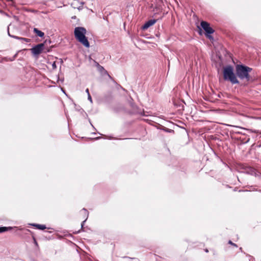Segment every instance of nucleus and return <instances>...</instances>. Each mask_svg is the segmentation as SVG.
<instances>
[{
  "label": "nucleus",
  "instance_id": "1",
  "mask_svg": "<svg viewBox=\"0 0 261 261\" xmlns=\"http://www.w3.org/2000/svg\"><path fill=\"white\" fill-rule=\"evenodd\" d=\"M86 29L84 27H76L74 30L75 39L84 46L88 48L90 47V43L86 37Z\"/></svg>",
  "mask_w": 261,
  "mask_h": 261
},
{
  "label": "nucleus",
  "instance_id": "2",
  "mask_svg": "<svg viewBox=\"0 0 261 261\" xmlns=\"http://www.w3.org/2000/svg\"><path fill=\"white\" fill-rule=\"evenodd\" d=\"M252 70V68L243 65H237L236 67V74L241 80L245 79L247 81L250 80L249 73Z\"/></svg>",
  "mask_w": 261,
  "mask_h": 261
},
{
  "label": "nucleus",
  "instance_id": "3",
  "mask_svg": "<svg viewBox=\"0 0 261 261\" xmlns=\"http://www.w3.org/2000/svg\"><path fill=\"white\" fill-rule=\"evenodd\" d=\"M223 77L224 80L231 82L232 84L239 83L236 75L234 73L233 69L231 66H227L223 69Z\"/></svg>",
  "mask_w": 261,
  "mask_h": 261
},
{
  "label": "nucleus",
  "instance_id": "4",
  "mask_svg": "<svg viewBox=\"0 0 261 261\" xmlns=\"http://www.w3.org/2000/svg\"><path fill=\"white\" fill-rule=\"evenodd\" d=\"M201 26L205 31L207 36L209 38H212V37L208 35L213 34L214 31L211 27H210V24L206 21H202L201 22Z\"/></svg>",
  "mask_w": 261,
  "mask_h": 261
},
{
  "label": "nucleus",
  "instance_id": "5",
  "mask_svg": "<svg viewBox=\"0 0 261 261\" xmlns=\"http://www.w3.org/2000/svg\"><path fill=\"white\" fill-rule=\"evenodd\" d=\"M43 47V43L39 44L31 49L32 53L35 55H38L42 52Z\"/></svg>",
  "mask_w": 261,
  "mask_h": 261
},
{
  "label": "nucleus",
  "instance_id": "6",
  "mask_svg": "<svg viewBox=\"0 0 261 261\" xmlns=\"http://www.w3.org/2000/svg\"><path fill=\"white\" fill-rule=\"evenodd\" d=\"M156 20L155 19H150L147 21L143 26L142 28L144 30H146L148 29L150 26L153 25L155 22Z\"/></svg>",
  "mask_w": 261,
  "mask_h": 261
},
{
  "label": "nucleus",
  "instance_id": "7",
  "mask_svg": "<svg viewBox=\"0 0 261 261\" xmlns=\"http://www.w3.org/2000/svg\"><path fill=\"white\" fill-rule=\"evenodd\" d=\"M8 33L9 36L10 37H12V38H15V39H18V40H23V41H25L27 42H29L30 41V39L22 38V37H19L16 36L11 35L10 34V33H9V28H8Z\"/></svg>",
  "mask_w": 261,
  "mask_h": 261
},
{
  "label": "nucleus",
  "instance_id": "8",
  "mask_svg": "<svg viewBox=\"0 0 261 261\" xmlns=\"http://www.w3.org/2000/svg\"><path fill=\"white\" fill-rule=\"evenodd\" d=\"M34 32L40 37H42L44 36V34L42 31L38 30L37 28L34 29Z\"/></svg>",
  "mask_w": 261,
  "mask_h": 261
},
{
  "label": "nucleus",
  "instance_id": "9",
  "mask_svg": "<svg viewBox=\"0 0 261 261\" xmlns=\"http://www.w3.org/2000/svg\"><path fill=\"white\" fill-rule=\"evenodd\" d=\"M32 225L36 227L37 228L40 229V230H43L46 228V226L44 225L32 224Z\"/></svg>",
  "mask_w": 261,
  "mask_h": 261
},
{
  "label": "nucleus",
  "instance_id": "10",
  "mask_svg": "<svg viewBox=\"0 0 261 261\" xmlns=\"http://www.w3.org/2000/svg\"><path fill=\"white\" fill-rule=\"evenodd\" d=\"M12 229L11 227H0V233Z\"/></svg>",
  "mask_w": 261,
  "mask_h": 261
},
{
  "label": "nucleus",
  "instance_id": "11",
  "mask_svg": "<svg viewBox=\"0 0 261 261\" xmlns=\"http://www.w3.org/2000/svg\"><path fill=\"white\" fill-rule=\"evenodd\" d=\"M98 70H99L100 72H103V71H104V72H106V73L107 72V71H106V70H105V69H104V68H103L102 66H101L99 65V64H98Z\"/></svg>",
  "mask_w": 261,
  "mask_h": 261
},
{
  "label": "nucleus",
  "instance_id": "12",
  "mask_svg": "<svg viewBox=\"0 0 261 261\" xmlns=\"http://www.w3.org/2000/svg\"><path fill=\"white\" fill-rule=\"evenodd\" d=\"M83 211L84 212V214H85L86 216H88V211H87V210H86L85 208H83Z\"/></svg>",
  "mask_w": 261,
  "mask_h": 261
},
{
  "label": "nucleus",
  "instance_id": "13",
  "mask_svg": "<svg viewBox=\"0 0 261 261\" xmlns=\"http://www.w3.org/2000/svg\"><path fill=\"white\" fill-rule=\"evenodd\" d=\"M33 240H34V244H35L36 246H38V243L35 238V237H33Z\"/></svg>",
  "mask_w": 261,
  "mask_h": 261
},
{
  "label": "nucleus",
  "instance_id": "14",
  "mask_svg": "<svg viewBox=\"0 0 261 261\" xmlns=\"http://www.w3.org/2000/svg\"><path fill=\"white\" fill-rule=\"evenodd\" d=\"M52 67H53V69L56 68L57 66H56V64L55 62L53 63V64H52Z\"/></svg>",
  "mask_w": 261,
  "mask_h": 261
},
{
  "label": "nucleus",
  "instance_id": "15",
  "mask_svg": "<svg viewBox=\"0 0 261 261\" xmlns=\"http://www.w3.org/2000/svg\"><path fill=\"white\" fill-rule=\"evenodd\" d=\"M228 243H229V244H231V245H233V246H236V247H237V246L236 244H235L233 243L231 241H229L228 242Z\"/></svg>",
  "mask_w": 261,
  "mask_h": 261
},
{
  "label": "nucleus",
  "instance_id": "16",
  "mask_svg": "<svg viewBox=\"0 0 261 261\" xmlns=\"http://www.w3.org/2000/svg\"><path fill=\"white\" fill-rule=\"evenodd\" d=\"M88 99L91 101L92 102V98L90 95V94H89V95H88Z\"/></svg>",
  "mask_w": 261,
  "mask_h": 261
},
{
  "label": "nucleus",
  "instance_id": "17",
  "mask_svg": "<svg viewBox=\"0 0 261 261\" xmlns=\"http://www.w3.org/2000/svg\"><path fill=\"white\" fill-rule=\"evenodd\" d=\"M86 220H86H85L84 221H83V222L82 223V224H81V227H82V228H83V226H84V223L85 222Z\"/></svg>",
  "mask_w": 261,
  "mask_h": 261
},
{
  "label": "nucleus",
  "instance_id": "18",
  "mask_svg": "<svg viewBox=\"0 0 261 261\" xmlns=\"http://www.w3.org/2000/svg\"><path fill=\"white\" fill-rule=\"evenodd\" d=\"M86 92L88 94V95H89V94H90V93H89V89H87L86 90Z\"/></svg>",
  "mask_w": 261,
  "mask_h": 261
},
{
  "label": "nucleus",
  "instance_id": "19",
  "mask_svg": "<svg viewBox=\"0 0 261 261\" xmlns=\"http://www.w3.org/2000/svg\"><path fill=\"white\" fill-rule=\"evenodd\" d=\"M205 252H208V250H207V249H206L205 250Z\"/></svg>",
  "mask_w": 261,
  "mask_h": 261
}]
</instances>
